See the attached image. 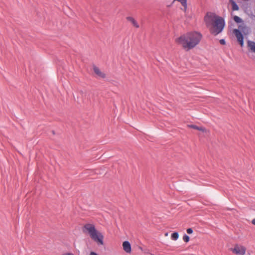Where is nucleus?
I'll return each mask as SVG.
<instances>
[{
    "mask_svg": "<svg viewBox=\"0 0 255 255\" xmlns=\"http://www.w3.org/2000/svg\"><path fill=\"white\" fill-rule=\"evenodd\" d=\"M204 21L210 32L214 35L221 33L225 25L223 18L212 12L206 13L204 17Z\"/></svg>",
    "mask_w": 255,
    "mask_h": 255,
    "instance_id": "1",
    "label": "nucleus"
},
{
    "mask_svg": "<svg viewBox=\"0 0 255 255\" xmlns=\"http://www.w3.org/2000/svg\"><path fill=\"white\" fill-rule=\"evenodd\" d=\"M202 38V35L198 32H190L183 34L176 39V42L186 51L194 48Z\"/></svg>",
    "mask_w": 255,
    "mask_h": 255,
    "instance_id": "2",
    "label": "nucleus"
},
{
    "mask_svg": "<svg viewBox=\"0 0 255 255\" xmlns=\"http://www.w3.org/2000/svg\"><path fill=\"white\" fill-rule=\"evenodd\" d=\"M83 231L85 233L88 234L90 238L99 245L104 244V236L96 229L94 224H86L83 227Z\"/></svg>",
    "mask_w": 255,
    "mask_h": 255,
    "instance_id": "3",
    "label": "nucleus"
},
{
    "mask_svg": "<svg viewBox=\"0 0 255 255\" xmlns=\"http://www.w3.org/2000/svg\"><path fill=\"white\" fill-rule=\"evenodd\" d=\"M239 29H235L233 30V33L235 35L237 38L238 41L240 43L241 47L244 46V37L242 34L243 32L244 35H248L250 33V28L246 25H240Z\"/></svg>",
    "mask_w": 255,
    "mask_h": 255,
    "instance_id": "4",
    "label": "nucleus"
},
{
    "mask_svg": "<svg viewBox=\"0 0 255 255\" xmlns=\"http://www.w3.org/2000/svg\"><path fill=\"white\" fill-rule=\"evenodd\" d=\"M232 252L236 255H244L246 253V249L242 246L236 245L234 248L231 249Z\"/></svg>",
    "mask_w": 255,
    "mask_h": 255,
    "instance_id": "5",
    "label": "nucleus"
},
{
    "mask_svg": "<svg viewBox=\"0 0 255 255\" xmlns=\"http://www.w3.org/2000/svg\"><path fill=\"white\" fill-rule=\"evenodd\" d=\"M93 69L97 77L101 78H106V74L103 72L98 67L93 66Z\"/></svg>",
    "mask_w": 255,
    "mask_h": 255,
    "instance_id": "6",
    "label": "nucleus"
},
{
    "mask_svg": "<svg viewBox=\"0 0 255 255\" xmlns=\"http://www.w3.org/2000/svg\"><path fill=\"white\" fill-rule=\"evenodd\" d=\"M124 250L127 253L130 254L131 252V246L130 243L128 241H124L123 243Z\"/></svg>",
    "mask_w": 255,
    "mask_h": 255,
    "instance_id": "7",
    "label": "nucleus"
},
{
    "mask_svg": "<svg viewBox=\"0 0 255 255\" xmlns=\"http://www.w3.org/2000/svg\"><path fill=\"white\" fill-rule=\"evenodd\" d=\"M74 100L77 102L81 106H84L85 101H88L87 97H76V98H75V97H74Z\"/></svg>",
    "mask_w": 255,
    "mask_h": 255,
    "instance_id": "8",
    "label": "nucleus"
},
{
    "mask_svg": "<svg viewBox=\"0 0 255 255\" xmlns=\"http://www.w3.org/2000/svg\"><path fill=\"white\" fill-rule=\"evenodd\" d=\"M126 19L128 22H130L132 24V25L135 28H138L139 27V25L138 22L133 17L131 16H128L126 17Z\"/></svg>",
    "mask_w": 255,
    "mask_h": 255,
    "instance_id": "9",
    "label": "nucleus"
},
{
    "mask_svg": "<svg viewBox=\"0 0 255 255\" xmlns=\"http://www.w3.org/2000/svg\"><path fill=\"white\" fill-rule=\"evenodd\" d=\"M247 46L250 51L255 53V42L248 40L247 42Z\"/></svg>",
    "mask_w": 255,
    "mask_h": 255,
    "instance_id": "10",
    "label": "nucleus"
},
{
    "mask_svg": "<svg viewBox=\"0 0 255 255\" xmlns=\"http://www.w3.org/2000/svg\"><path fill=\"white\" fill-rule=\"evenodd\" d=\"M229 4H231L232 9L233 11H238L239 9V7L237 5L236 2L234 0H229Z\"/></svg>",
    "mask_w": 255,
    "mask_h": 255,
    "instance_id": "11",
    "label": "nucleus"
},
{
    "mask_svg": "<svg viewBox=\"0 0 255 255\" xmlns=\"http://www.w3.org/2000/svg\"><path fill=\"white\" fill-rule=\"evenodd\" d=\"M188 127L191 128L197 129L202 132L206 131V128L202 127H198L197 126L195 125H188Z\"/></svg>",
    "mask_w": 255,
    "mask_h": 255,
    "instance_id": "12",
    "label": "nucleus"
},
{
    "mask_svg": "<svg viewBox=\"0 0 255 255\" xmlns=\"http://www.w3.org/2000/svg\"><path fill=\"white\" fill-rule=\"evenodd\" d=\"M171 239L174 241L177 240L179 238V234L177 232H174L171 235Z\"/></svg>",
    "mask_w": 255,
    "mask_h": 255,
    "instance_id": "13",
    "label": "nucleus"
},
{
    "mask_svg": "<svg viewBox=\"0 0 255 255\" xmlns=\"http://www.w3.org/2000/svg\"><path fill=\"white\" fill-rule=\"evenodd\" d=\"M234 20L237 23H240L242 21V19L238 16H235L234 17Z\"/></svg>",
    "mask_w": 255,
    "mask_h": 255,
    "instance_id": "14",
    "label": "nucleus"
},
{
    "mask_svg": "<svg viewBox=\"0 0 255 255\" xmlns=\"http://www.w3.org/2000/svg\"><path fill=\"white\" fill-rule=\"evenodd\" d=\"M183 240L185 242L188 243L189 241L190 238L188 235L185 234L183 237Z\"/></svg>",
    "mask_w": 255,
    "mask_h": 255,
    "instance_id": "15",
    "label": "nucleus"
},
{
    "mask_svg": "<svg viewBox=\"0 0 255 255\" xmlns=\"http://www.w3.org/2000/svg\"><path fill=\"white\" fill-rule=\"evenodd\" d=\"M193 231L192 228H188L187 229V233L189 234H191L193 233Z\"/></svg>",
    "mask_w": 255,
    "mask_h": 255,
    "instance_id": "16",
    "label": "nucleus"
},
{
    "mask_svg": "<svg viewBox=\"0 0 255 255\" xmlns=\"http://www.w3.org/2000/svg\"><path fill=\"white\" fill-rule=\"evenodd\" d=\"M220 43L222 44V45H224L226 43V42H225V40L224 39H221L220 40Z\"/></svg>",
    "mask_w": 255,
    "mask_h": 255,
    "instance_id": "17",
    "label": "nucleus"
},
{
    "mask_svg": "<svg viewBox=\"0 0 255 255\" xmlns=\"http://www.w3.org/2000/svg\"><path fill=\"white\" fill-rule=\"evenodd\" d=\"M90 255H99L97 253L94 252H91L90 253Z\"/></svg>",
    "mask_w": 255,
    "mask_h": 255,
    "instance_id": "18",
    "label": "nucleus"
},
{
    "mask_svg": "<svg viewBox=\"0 0 255 255\" xmlns=\"http://www.w3.org/2000/svg\"><path fill=\"white\" fill-rule=\"evenodd\" d=\"M62 255H74L71 253H67L66 254H63Z\"/></svg>",
    "mask_w": 255,
    "mask_h": 255,
    "instance_id": "19",
    "label": "nucleus"
},
{
    "mask_svg": "<svg viewBox=\"0 0 255 255\" xmlns=\"http://www.w3.org/2000/svg\"><path fill=\"white\" fill-rule=\"evenodd\" d=\"M252 223L253 225H255V219H254L252 221Z\"/></svg>",
    "mask_w": 255,
    "mask_h": 255,
    "instance_id": "20",
    "label": "nucleus"
},
{
    "mask_svg": "<svg viewBox=\"0 0 255 255\" xmlns=\"http://www.w3.org/2000/svg\"><path fill=\"white\" fill-rule=\"evenodd\" d=\"M52 134H53V135H54V134H55V131H54V130H52Z\"/></svg>",
    "mask_w": 255,
    "mask_h": 255,
    "instance_id": "21",
    "label": "nucleus"
},
{
    "mask_svg": "<svg viewBox=\"0 0 255 255\" xmlns=\"http://www.w3.org/2000/svg\"><path fill=\"white\" fill-rule=\"evenodd\" d=\"M167 235H168V233H166L165 234V236H167Z\"/></svg>",
    "mask_w": 255,
    "mask_h": 255,
    "instance_id": "22",
    "label": "nucleus"
}]
</instances>
